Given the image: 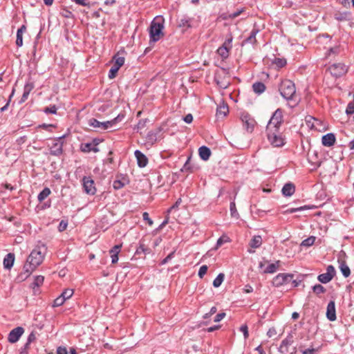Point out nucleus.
<instances>
[{"mask_svg":"<svg viewBox=\"0 0 354 354\" xmlns=\"http://www.w3.org/2000/svg\"><path fill=\"white\" fill-rule=\"evenodd\" d=\"M47 248L44 244L37 245L30 254L24 266L26 277L30 275L44 261Z\"/></svg>","mask_w":354,"mask_h":354,"instance_id":"obj_1","label":"nucleus"},{"mask_svg":"<svg viewBox=\"0 0 354 354\" xmlns=\"http://www.w3.org/2000/svg\"><path fill=\"white\" fill-rule=\"evenodd\" d=\"M165 19L162 16L156 17L151 21L149 36L151 41L156 42L158 41L162 36Z\"/></svg>","mask_w":354,"mask_h":354,"instance_id":"obj_2","label":"nucleus"},{"mask_svg":"<svg viewBox=\"0 0 354 354\" xmlns=\"http://www.w3.org/2000/svg\"><path fill=\"white\" fill-rule=\"evenodd\" d=\"M279 90L281 96L287 100H293L296 94L295 85L289 80H283Z\"/></svg>","mask_w":354,"mask_h":354,"instance_id":"obj_3","label":"nucleus"},{"mask_svg":"<svg viewBox=\"0 0 354 354\" xmlns=\"http://www.w3.org/2000/svg\"><path fill=\"white\" fill-rule=\"evenodd\" d=\"M124 118V115H118L113 120L106 122H99L95 118L89 120V124L95 128H100L101 129H108L113 127L118 122L121 121Z\"/></svg>","mask_w":354,"mask_h":354,"instance_id":"obj_4","label":"nucleus"},{"mask_svg":"<svg viewBox=\"0 0 354 354\" xmlns=\"http://www.w3.org/2000/svg\"><path fill=\"white\" fill-rule=\"evenodd\" d=\"M214 80L217 85L221 88H226L230 85V76L227 71L224 68H221L215 73Z\"/></svg>","mask_w":354,"mask_h":354,"instance_id":"obj_5","label":"nucleus"},{"mask_svg":"<svg viewBox=\"0 0 354 354\" xmlns=\"http://www.w3.org/2000/svg\"><path fill=\"white\" fill-rule=\"evenodd\" d=\"M283 121L282 111L280 109H277L270 119L268 125L267 131L279 130L280 125Z\"/></svg>","mask_w":354,"mask_h":354,"instance_id":"obj_6","label":"nucleus"},{"mask_svg":"<svg viewBox=\"0 0 354 354\" xmlns=\"http://www.w3.org/2000/svg\"><path fill=\"white\" fill-rule=\"evenodd\" d=\"M267 132L268 140L272 146L279 147L284 145L283 139L279 133V130H270Z\"/></svg>","mask_w":354,"mask_h":354,"instance_id":"obj_7","label":"nucleus"},{"mask_svg":"<svg viewBox=\"0 0 354 354\" xmlns=\"http://www.w3.org/2000/svg\"><path fill=\"white\" fill-rule=\"evenodd\" d=\"M82 181L84 192L87 194L94 195L96 192L94 180L90 176H84Z\"/></svg>","mask_w":354,"mask_h":354,"instance_id":"obj_8","label":"nucleus"},{"mask_svg":"<svg viewBox=\"0 0 354 354\" xmlns=\"http://www.w3.org/2000/svg\"><path fill=\"white\" fill-rule=\"evenodd\" d=\"M335 268L330 265L326 268V272L321 274L318 276L317 279L323 283H327L330 281L334 276L335 275Z\"/></svg>","mask_w":354,"mask_h":354,"instance_id":"obj_9","label":"nucleus"},{"mask_svg":"<svg viewBox=\"0 0 354 354\" xmlns=\"http://www.w3.org/2000/svg\"><path fill=\"white\" fill-rule=\"evenodd\" d=\"M292 274L280 273L274 277L272 280V284L276 287H279L288 283L292 279Z\"/></svg>","mask_w":354,"mask_h":354,"instance_id":"obj_10","label":"nucleus"},{"mask_svg":"<svg viewBox=\"0 0 354 354\" xmlns=\"http://www.w3.org/2000/svg\"><path fill=\"white\" fill-rule=\"evenodd\" d=\"M328 70L330 74L336 77L344 75L347 71L346 66L342 63H337L331 65L329 67Z\"/></svg>","mask_w":354,"mask_h":354,"instance_id":"obj_11","label":"nucleus"},{"mask_svg":"<svg viewBox=\"0 0 354 354\" xmlns=\"http://www.w3.org/2000/svg\"><path fill=\"white\" fill-rule=\"evenodd\" d=\"M62 137H59L57 140H54L50 147V154L53 156H60L63 152Z\"/></svg>","mask_w":354,"mask_h":354,"instance_id":"obj_12","label":"nucleus"},{"mask_svg":"<svg viewBox=\"0 0 354 354\" xmlns=\"http://www.w3.org/2000/svg\"><path fill=\"white\" fill-rule=\"evenodd\" d=\"M24 332V329L22 327L19 326L14 328L10 332L8 335V341L10 343L17 342L19 339L20 337L23 335Z\"/></svg>","mask_w":354,"mask_h":354,"instance_id":"obj_13","label":"nucleus"},{"mask_svg":"<svg viewBox=\"0 0 354 354\" xmlns=\"http://www.w3.org/2000/svg\"><path fill=\"white\" fill-rule=\"evenodd\" d=\"M194 19L187 15H183L178 20V26L180 28L187 29L192 26Z\"/></svg>","mask_w":354,"mask_h":354,"instance_id":"obj_14","label":"nucleus"},{"mask_svg":"<svg viewBox=\"0 0 354 354\" xmlns=\"http://www.w3.org/2000/svg\"><path fill=\"white\" fill-rule=\"evenodd\" d=\"M326 317L328 320L333 322L336 319V310L335 303L334 301H330L327 306L326 308Z\"/></svg>","mask_w":354,"mask_h":354,"instance_id":"obj_15","label":"nucleus"},{"mask_svg":"<svg viewBox=\"0 0 354 354\" xmlns=\"http://www.w3.org/2000/svg\"><path fill=\"white\" fill-rule=\"evenodd\" d=\"M134 154L137 160L138 165L140 167H146L148 163V159L146 156L139 150L135 151Z\"/></svg>","mask_w":354,"mask_h":354,"instance_id":"obj_16","label":"nucleus"},{"mask_svg":"<svg viewBox=\"0 0 354 354\" xmlns=\"http://www.w3.org/2000/svg\"><path fill=\"white\" fill-rule=\"evenodd\" d=\"M322 145L325 147H331L335 142V136L332 133L324 135L322 138Z\"/></svg>","mask_w":354,"mask_h":354,"instance_id":"obj_17","label":"nucleus"},{"mask_svg":"<svg viewBox=\"0 0 354 354\" xmlns=\"http://www.w3.org/2000/svg\"><path fill=\"white\" fill-rule=\"evenodd\" d=\"M15 254L13 253H8L3 259V267L7 270H10L14 264Z\"/></svg>","mask_w":354,"mask_h":354,"instance_id":"obj_18","label":"nucleus"},{"mask_svg":"<svg viewBox=\"0 0 354 354\" xmlns=\"http://www.w3.org/2000/svg\"><path fill=\"white\" fill-rule=\"evenodd\" d=\"M160 129H156L155 130L150 131L147 133V136L146 138L147 142L151 143V144H153L154 142H156L158 140V134L160 133Z\"/></svg>","mask_w":354,"mask_h":354,"instance_id":"obj_19","label":"nucleus"},{"mask_svg":"<svg viewBox=\"0 0 354 354\" xmlns=\"http://www.w3.org/2000/svg\"><path fill=\"white\" fill-rule=\"evenodd\" d=\"M295 191V185L292 183H286L282 188V194L285 196H291Z\"/></svg>","mask_w":354,"mask_h":354,"instance_id":"obj_20","label":"nucleus"},{"mask_svg":"<svg viewBox=\"0 0 354 354\" xmlns=\"http://www.w3.org/2000/svg\"><path fill=\"white\" fill-rule=\"evenodd\" d=\"M80 149H81L82 151H83L84 153H89L91 151L97 153L99 151L98 147H94L93 143H91V142L82 144Z\"/></svg>","mask_w":354,"mask_h":354,"instance_id":"obj_21","label":"nucleus"},{"mask_svg":"<svg viewBox=\"0 0 354 354\" xmlns=\"http://www.w3.org/2000/svg\"><path fill=\"white\" fill-rule=\"evenodd\" d=\"M229 109L226 104L222 103L217 108L216 115L218 118H223L228 113Z\"/></svg>","mask_w":354,"mask_h":354,"instance_id":"obj_22","label":"nucleus"},{"mask_svg":"<svg viewBox=\"0 0 354 354\" xmlns=\"http://www.w3.org/2000/svg\"><path fill=\"white\" fill-rule=\"evenodd\" d=\"M198 153L202 160H207L210 157L211 151L208 147L202 146L198 149Z\"/></svg>","mask_w":354,"mask_h":354,"instance_id":"obj_23","label":"nucleus"},{"mask_svg":"<svg viewBox=\"0 0 354 354\" xmlns=\"http://www.w3.org/2000/svg\"><path fill=\"white\" fill-rule=\"evenodd\" d=\"M242 121L246 129L252 131L254 125V120L248 115H243L242 116Z\"/></svg>","mask_w":354,"mask_h":354,"instance_id":"obj_24","label":"nucleus"},{"mask_svg":"<svg viewBox=\"0 0 354 354\" xmlns=\"http://www.w3.org/2000/svg\"><path fill=\"white\" fill-rule=\"evenodd\" d=\"M281 264V261L279 260L277 261L275 263L270 264L263 271L264 273L272 274L277 272L279 269Z\"/></svg>","mask_w":354,"mask_h":354,"instance_id":"obj_25","label":"nucleus"},{"mask_svg":"<svg viewBox=\"0 0 354 354\" xmlns=\"http://www.w3.org/2000/svg\"><path fill=\"white\" fill-rule=\"evenodd\" d=\"M26 28L24 25H23L20 28L17 30V39L16 44L17 46L20 47L23 45V37L22 35L24 31H26Z\"/></svg>","mask_w":354,"mask_h":354,"instance_id":"obj_26","label":"nucleus"},{"mask_svg":"<svg viewBox=\"0 0 354 354\" xmlns=\"http://www.w3.org/2000/svg\"><path fill=\"white\" fill-rule=\"evenodd\" d=\"M339 269L344 277H348L351 274V270L349 267L346 264L344 261H339Z\"/></svg>","mask_w":354,"mask_h":354,"instance_id":"obj_27","label":"nucleus"},{"mask_svg":"<svg viewBox=\"0 0 354 354\" xmlns=\"http://www.w3.org/2000/svg\"><path fill=\"white\" fill-rule=\"evenodd\" d=\"M262 244V239L261 236H254L250 241V245L252 248H257Z\"/></svg>","mask_w":354,"mask_h":354,"instance_id":"obj_28","label":"nucleus"},{"mask_svg":"<svg viewBox=\"0 0 354 354\" xmlns=\"http://www.w3.org/2000/svg\"><path fill=\"white\" fill-rule=\"evenodd\" d=\"M252 88L256 93L261 94L265 91L266 86L263 83L258 82L253 84Z\"/></svg>","mask_w":354,"mask_h":354,"instance_id":"obj_29","label":"nucleus"},{"mask_svg":"<svg viewBox=\"0 0 354 354\" xmlns=\"http://www.w3.org/2000/svg\"><path fill=\"white\" fill-rule=\"evenodd\" d=\"M51 192L50 189L48 187H45L39 194L37 196L38 201L39 202L43 201L44 199H46L50 194Z\"/></svg>","mask_w":354,"mask_h":354,"instance_id":"obj_30","label":"nucleus"},{"mask_svg":"<svg viewBox=\"0 0 354 354\" xmlns=\"http://www.w3.org/2000/svg\"><path fill=\"white\" fill-rule=\"evenodd\" d=\"M259 30L256 28H254L251 32L250 36L244 41L245 43H250L254 44L256 42V35L258 33Z\"/></svg>","mask_w":354,"mask_h":354,"instance_id":"obj_31","label":"nucleus"},{"mask_svg":"<svg viewBox=\"0 0 354 354\" xmlns=\"http://www.w3.org/2000/svg\"><path fill=\"white\" fill-rule=\"evenodd\" d=\"M244 11L243 8H241L237 10L236 12H234L232 13L225 15L223 17V19H233L236 17H238Z\"/></svg>","mask_w":354,"mask_h":354,"instance_id":"obj_32","label":"nucleus"},{"mask_svg":"<svg viewBox=\"0 0 354 354\" xmlns=\"http://www.w3.org/2000/svg\"><path fill=\"white\" fill-rule=\"evenodd\" d=\"M310 209V207L307 205L301 206V207H296V208H289V209L285 210L284 212H283V214H292L295 212H301V211H303L305 209Z\"/></svg>","mask_w":354,"mask_h":354,"instance_id":"obj_33","label":"nucleus"},{"mask_svg":"<svg viewBox=\"0 0 354 354\" xmlns=\"http://www.w3.org/2000/svg\"><path fill=\"white\" fill-rule=\"evenodd\" d=\"M217 53L222 57V58H227L229 55V48H227L225 46H221L219 47L217 50Z\"/></svg>","mask_w":354,"mask_h":354,"instance_id":"obj_34","label":"nucleus"},{"mask_svg":"<svg viewBox=\"0 0 354 354\" xmlns=\"http://www.w3.org/2000/svg\"><path fill=\"white\" fill-rule=\"evenodd\" d=\"M225 278V274L223 273H220L213 281V286L215 288H218L221 283H223Z\"/></svg>","mask_w":354,"mask_h":354,"instance_id":"obj_35","label":"nucleus"},{"mask_svg":"<svg viewBox=\"0 0 354 354\" xmlns=\"http://www.w3.org/2000/svg\"><path fill=\"white\" fill-rule=\"evenodd\" d=\"M114 66L120 68L124 64V57L116 55L113 57Z\"/></svg>","mask_w":354,"mask_h":354,"instance_id":"obj_36","label":"nucleus"},{"mask_svg":"<svg viewBox=\"0 0 354 354\" xmlns=\"http://www.w3.org/2000/svg\"><path fill=\"white\" fill-rule=\"evenodd\" d=\"M350 17L349 12H345L343 13L341 12H337L335 14V19L337 21H346Z\"/></svg>","mask_w":354,"mask_h":354,"instance_id":"obj_37","label":"nucleus"},{"mask_svg":"<svg viewBox=\"0 0 354 354\" xmlns=\"http://www.w3.org/2000/svg\"><path fill=\"white\" fill-rule=\"evenodd\" d=\"M44 281V277L41 275L35 276L34 278V281L32 284V287L35 288V287H39L41 284H43Z\"/></svg>","mask_w":354,"mask_h":354,"instance_id":"obj_38","label":"nucleus"},{"mask_svg":"<svg viewBox=\"0 0 354 354\" xmlns=\"http://www.w3.org/2000/svg\"><path fill=\"white\" fill-rule=\"evenodd\" d=\"M32 86L29 84H26L24 86V91L21 97V101L24 102L28 97L30 91L32 88Z\"/></svg>","mask_w":354,"mask_h":354,"instance_id":"obj_39","label":"nucleus"},{"mask_svg":"<svg viewBox=\"0 0 354 354\" xmlns=\"http://www.w3.org/2000/svg\"><path fill=\"white\" fill-rule=\"evenodd\" d=\"M230 214L232 217H234L235 218H238L239 215L237 212L236 204L234 202H231L230 205Z\"/></svg>","mask_w":354,"mask_h":354,"instance_id":"obj_40","label":"nucleus"},{"mask_svg":"<svg viewBox=\"0 0 354 354\" xmlns=\"http://www.w3.org/2000/svg\"><path fill=\"white\" fill-rule=\"evenodd\" d=\"M315 241V236H310V237L304 239L301 242V245L302 246H306V247L311 246V245H313L314 244Z\"/></svg>","mask_w":354,"mask_h":354,"instance_id":"obj_41","label":"nucleus"},{"mask_svg":"<svg viewBox=\"0 0 354 354\" xmlns=\"http://www.w3.org/2000/svg\"><path fill=\"white\" fill-rule=\"evenodd\" d=\"M313 292L317 295H319L321 293H324L326 292L325 288L320 284L315 285L313 287Z\"/></svg>","mask_w":354,"mask_h":354,"instance_id":"obj_42","label":"nucleus"},{"mask_svg":"<svg viewBox=\"0 0 354 354\" xmlns=\"http://www.w3.org/2000/svg\"><path fill=\"white\" fill-rule=\"evenodd\" d=\"M73 295V289H66L60 295L65 299H70Z\"/></svg>","mask_w":354,"mask_h":354,"instance_id":"obj_43","label":"nucleus"},{"mask_svg":"<svg viewBox=\"0 0 354 354\" xmlns=\"http://www.w3.org/2000/svg\"><path fill=\"white\" fill-rule=\"evenodd\" d=\"M120 68H118V67L115 66L114 65L110 68L109 72V77L110 79L114 78Z\"/></svg>","mask_w":354,"mask_h":354,"instance_id":"obj_44","label":"nucleus"},{"mask_svg":"<svg viewBox=\"0 0 354 354\" xmlns=\"http://www.w3.org/2000/svg\"><path fill=\"white\" fill-rule=\"evenodd\" d=\"M65 301L66 300L61 295H59L58 297H57L54 300L53 306L54 307L60 306L65 302Z\"/></svg>","mask_w":354,"mask_h":354,"instance_id":"obj_45","label":"nucleus"},{"mask_svg":"<svg viewBox=\"0 0 354 354\" xmlns=\"http://www.w3.org/2000/svg\"><path fill=\"white\" fill-rule=\"evenodd\" d=\"M229 241V238L227 236H221L216 242V248L221 246L224 243H227Z\"/></svg>","mask_w":354,"mask_h":354,"instance_id":"obj_46","label":"nucleus"},{"mask_svg":"<svg viewBox=\"0 0 354 354\" xmlns=\"http://www.w3.org/2000/svg\"><path fill=\"white\" fill-rule=\"evenodd\" d=\"M274 63L279 68H281L286 64V61L284 59L276 58Z\"/></svg>","mask_w":354,"mask_h":354,"instance_id":"obj_47","label":"nucleus"},{"mask_svg":"<svg viewBox=\"0 0 354 354\" xmlns=\"http://www.w3.org/2000/svg\"><path fill=\"white\" fill-rule=\"evenodd\" d=\"M207 269L208 268L206 265L202 266L200 268L198 275L201 279H202L204 277V275L207 273Z\"/></svg>","mask_w":354,"mask_h":354,"instance_id":"obj_48","label":"nucleus"},{"mask_svg":"<svg viewBox=\"0 0 354 354\" xmlns=\"http://www.w3.org/2000/svg\"><path fill=\"white\" fill-rule=\"evenodd\" d=\"M124 184L120 180H115L113 181V187L115 189H120L123 187Z\"/></svg>","mask_w":354,"mask_h":354,"instance_id":"obj_49","label":"nucleus"},{"mask_svg":"<svg viewBox=\"0 0 354 354\" xmlns=\"http://www.w3.org/2000/svg\"><path fill=\"white\" fill-rule=\"evenodd\" d=\"M36 339V336H35V334L34 333V332H32L29 335H28V339H27V342L26 343V348H28V346L29 344L35 341Z\"/></svg>","mask_w":354,"mask_h":354,"instance_id":"obj_50","label":"nucleus"},{"mask_svg":"<svg viewBox=\"0 0 354 354\" xmlns=\"http://www.w3.org/2000/svg\"><path fill=\"white\" fill-rule=\"evenodd\" d=\"M240 330L243 333L244 338L246 339L249 337L248 328L246 325H242L240 328Z\"/></svg>","mask_w":354,"mask_h":354,"instance_id":"obj_51","label":"nucleus"},{"mask_svg":"<svg viewBox=\"0 0 354 354\" xmlns=\"http://www.w3.org/2000/svg\"><path fill=\"white\" fill-rule=\"evenodd\" d=\"M346 113L348 115L354 113V103L350 102L347 105Z\"/></svg>","mask_w":354,"mask_h":354,"instance_id":"obj_52","label":"nucleus"},{"mask_svg":"<svg viewBox=\"0 0 354 354\" xmlns=\"http://www.w3.org/2000/svg\"><path fill=\"white\" fill-rule=\"evenodd\" d=\"M310 120H313V122L311 124L310 123V120H307V123H308V127H310L311 129H317V127L316 124H319V121L316 120V119H315V118H311Z\"/></svg>","mask_w":354,"mask_h":354,"instance_id":"obj_53","label":"nucleus"},{"mask_svg":"<svg viewBox=\"0 0 354 354\" xmlns=\"http://www.w3.org/2000/svg\"><path fill=\"white\" fill-rule=\"evenodd\" d=\"M232 36L230 35L222 46H225V47L230 50L232 48Z\"/></svg>","mask_w":354,"mask_h":354,"instance_id":"obj_54","label":"nucleus"},{"mask_svg":"<svg viewBox=\"0 0 354 354\" xmlns=\"http://www.w3.org/2000/svg\"><path fill=\"white\" fill-rule=\"evenodd\" d=\"M121 247L122 245H115L111 250H110V254H118L119 252H120V249H121Z\"/></svg>","mask_w":354,"mask_h":354,"instance_id":"obj_55","label":"nucleus"},{"mask_svg":"<svg viewBox=\"0 0 354 354\" xmlns=\"http://www.w3.org/2000/svg\"><path fill=\"white\" fill-rule=\"evenodd\" d=\"M44 112L46 113H53V114H55L57 112V108H56V106L55 105L52 106H50V107H46L44 109Z\"/></svg>","mask_w":354,"mask_h":354,"instance_id":"obj_56","label":"nucleus"},{"mask_svg":"<svg viewBox=\"0 0 354 354\" xmlns=\"http://www.w3.org/2000/svg\"><path fill=\"white\" fill-rule=\"evenodd\" d=\"M292 337L290 336V337H286V339H284L282 342H281V344L286 346H288L290 345H291L293 342L292 341Z\"/></svg>","mask_w":354,"mask_h":354,"instance_id":"obj_57","label":"nucleus"},{"mask_svg":"<svg viewBox=\"0 0 354 354\" xmlns=\"http://www.w3.org/2000/svg\"><path fill=\"white\" fill-rule=\"evenodd\" d=\"M142 218H143V220L147 221L148 224L149 225H152L153 222V221L149 218V214L147 212H144L142 214Z\"/></svg>","mask_w":354,"mask_h":354,"instance_id":"obj_58","label":"nucleus"},{"mask_svg":"<svg viewBox=\"0 0 354 354\" xmlns=\"http://www.w3.org/2000/svg\"><path fill=\"white\" fill-rule=\"evenodd\" d=\"M174 252L169 254L160 263L161 265H164L167 263L169 260H171L174 257Z\"/></svg>","mask_w":354,"mask_h":354,"instance_id":"obj_59","label":"nucleus"},{"mask_svg":"<svg viewBox=\"0 0 354 354\" xmlns=\"http://www.w3.org/2000/svg\"><path fill=\"white\" fill-rule=\"evenodd\" d=\"M225 313H218L216 315V317H214V321L215 322H218L220 321H221L225 317Z\"/></svg>","mask_w":354,"mask_h":354,"instance_id":"obj_60","label":"nucleus"},{"mask_svg":"<svg viewBox=\"0 0 354 354\" xmlns=\"http://www.w3.org/2000/svg\"><path fill=\"white\" fill-rule=\"evenodd\" d=\"M67 223L64 221H62L60 223H59V227H58V229H59V232H63L64 230H65L67 227Z\"/></svg>","mask_w":354,"mask_h":354,"instance_id":"obj_61","label":"nucleus"},{"mask_svg":"<svg viewBox=\"0 0 354 354\" xmlns=\"http://www.w3.org/2000/svg\"><path fill=\"white\" fill-rule=\"evenodd\" d=\"M183 120L186 122V123H191L192 121H193V116L191 113H189L187 115H186L184 118H183Z\"/></svg>","mask_w":354,"mask_h":354,"instance_id":"obj_62","label":"nucleus"},{"mask_svg":"<svg viewBox=\"0 0 354 354\" xmlns=\"http://www.w3.org/2000/svg\"><path fill=\"white\" fill-rule=\"evenodd\" d=\"M317 350L315 348H308L306 350L302 351V354H316Z\"/></svg>","mask_w":354,"mask_h":354,"instance_id":"obj_63","label":"nucleus"},{"mask_svg":"<svg viewBox=\"0 0 354 354\" xmlns=\"http://www.w3.org/2000/svg\"><path fill=\"white\" fill-rule=\"evenodd\" d=\"M57 354H68V352L66 348L59 347L57 350Z\"/></svg>","mask_w":354,"mask_h":354,"instance_id":"obj_64","label":"nucleus"}]
</instances>
